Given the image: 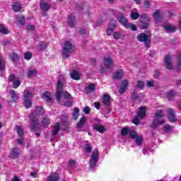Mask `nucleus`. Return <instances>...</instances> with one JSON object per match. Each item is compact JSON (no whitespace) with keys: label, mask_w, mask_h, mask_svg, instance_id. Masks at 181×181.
<instances>
[{"label":"nucleus","mask_w":181,"mask_h":181,"mask_svg":"<svg viewBox=\"0 0 181 181\" xmlns=\"http://www.w3.org/2000/svg\"><path fill=\"white\" fill-rule=\"evenodd\" d=\"M35 114L36 115H39V117H42L43 114H45V110H43V107L41 106H37L35 110Z\"/></svg>","instance_id":"nucleus-26"},{"label":"nucleus","mask_w":181,"mask_h":181,"mask_svg":"<svg viewBox=\"0 0 181 181\" xmlns=\"http://www.w3.org/2000/svg\"><path fill=\"white\" fill-rule=\"evenodd\" d=\"M0 33H2V35H8V29L2 24H0Z\"/></svg>","instance_id":"nucleus-44"},{"label":"nucleus","mask_w":181,"mask_h":181,"mask_svg":"<svg viewBox=\"0 0 181 181\" xmlns=\"http://www.w3.org/2000/svg\"><path fill=\"white\" fill-rule=\"evenodd\" d=\"M160 76V72L159 71H155L153 74V77L154 78H159Z\"/></svg>","instance_id":"nucleus-62"},{"label":"nucleus","mask_w":181,"mask_h":181,"mask_svg":"<svg viewBox=\"0 0 181 181\" xmlns=\"http://www.w3.org/2000/svg\"><path fill=\"white\" fill-rule=\"evenodd\" d=\"M123 74L122 72L119 70L116 71V72L113 74L112 78L113 80H121L122 78Z\"/></svg>","instance_id":"nucleus-29"},{"label":"nucleus","mask_w":181,"mask_h":181,"mask_svg":"<svg viewBox=\"0 0 181 181\" xmlns=\"http://www.w3.org/2000/svg\"><path fill=\"white\" fill-rule=\"evenodd\" d=\"M79 114L80 109H78V107L74 108V111L71 112L72 119H74V121H77V118H78Z\"/></svg>","instance_id":"nucleus-23"},{"label":"nucleus","mask_w":181,"mask_h":181,"mask_svg":"<svg viewBox=\"0 0 181 181\" xmlns=\"http://www.w3.org/2000/svg\"><path fill=\"white\" fill-rule=\"evenodd\" d=\"M136 39L138 42H141V43H144L145 47L149 49L151 47V34L141 33L136 36Z\"/></svg>","instance_id":"nucleus-2"},{"label":"nucleus","mask_w":181,"mask_h":181,"mask_svg":"<svg viewBox=\"0 0 181 181\" xmlns=\"http://www.w3.org/2000/svg\"><path fill=\"white\" fill-rule=\"evenodd\" d=\"M9 95L11 98L12 99V101H18V93L13 90H10L9 92Z\"/></svg>","instance_id":"nucleus-30"},{"label":"nucleus","mask_w":181,"mask_h":181,"mask_svg":"<svg viewBox=\"0 0 181 181\" xmlns=\"http://www.w3.org/2000/svg\"><path fill=\"white\" fill-rule=\"evenodd\" d=\"M71 53H73V45L71 42L67 41L65 42L64 47L62 49V57L64 59H69Z\"/></svg>","instance_id":"nucleus-4"},{"label":"nucleus","mask_w":181,"mask_h":181,"mask_svg":"<svg viewBox=\"0 0 181 181\" xmlns=\"http://www.w3.org/2000/svg\"><path fill=\"white\" fill-rule=\"evenodd\" d=\"M9 156L13 158V159H16V158L19 157V149L18 148H12L10 153Z\"/></svg>","instance_id":"nucleus-16"},{"label":"nucleus","mask_w":181,"mask_h":181,"mask_svg":"<svg viewBox=\"0 0 181 181\" xmlns=\"http://www.w3.org/2000/svg\"><path fill=\"white\" fill-rule=\"evenodd\" d=\"M125 28H127V29H131L132 30H138L136 25L129 23V22L127 23V25H126Z\"/></svg>","instance_id":"nucleus-45"},{"label":"nucleus","mask_w":181,"mask_h":181,"mask_svg":"<svg viewBox=\"0 0 181 181\" xmlns=\"http://www.w3.org/2000/svg\"><path fill=\"white\" fill-rule=\"evenodd\" d=\"M163 129L165 132H170L172 130V127L169 124L164 126Z\"/></svg>","instance_id":"nucleus-58"},{"label":"nucleus","mask_w":181,"mask_h":181,"mask_svg":"<svg viewBox=\"0 0 181 181\" xmlns=\"http://www.w3.org/2000/svg\"><path fill=\"white\" fill-rule=\"evenodd\" d=\"M113 37H114V39H116V40L121 39V37H122V34H121L118 32H115L113 33Z\"/></svg>","instance_id":"nucleus-55"},{"label":"nucleus","mask_w":181,"mask_h":181,"mask_svg":"<svg viewBox=\"0 0 181 181\" xmlns=\"http://www.w3.org/2000/svg\"><path fill=\"white\" fill-rule=\"evenodd\" d=\"M130 131H131V129H129V128H128L127 127H124L121 130V134L123 136H127V135H128V134H129Z\"/></svg>","instance_id":"nucleus-39"},{"label":"nucleus","mask_w":181,"mask_h":181,"mask_svg":"<svg viewBox=\"0 0 181 181\" xmlns=\"http://www.w3.org/2000/svg\"><path fill=\"white\" fill-rule=\"evenodd\" d=\"M67 23L69 28H74L76 25V16L73 14H69L67 18Z\"/></svg>","instance_id":"nucleus-8"},{"label":"nucleus","mask_w":181,"mask_h":181,"mask_svg":"<svg viewBox=\"0 0 181 181\" xmlns=\"http://www.w3.org/2000/svg\"><path fill=\"white\" fill-rule=\"evenodd\" d=\"M168 119L170 122H177V119L176 118V115H175V112H173V109H168Z\"/></svg>","instance_id":"nucleus-9"},{"label":"nucleus","mask_w":181,"mask_h":181,"mask_svg":"<svg viewBox=\"0 0 181 181\" xmlns=\"http://www.w3.org/2000/svg\"><path fill=\"white\" fill-rule=\"evenodd\" d=\"M55 97L58 103L62 101V97H64L66 100H70V98H71V95L70 93L63 90V82H62V80H58L57 81Z\"/></svg>","instance_id":"nucleus-1"},{"label":"nucleus","mask_w":181,"mask_h":181,"mask_svg":"<svg viewBox=\"0 0 181 181\" xmlns=\"http://www.w3.org/2000/svg\"><path fill=\"white\" fill-rule=\"evenodd\" d=\"M147 87H154L155 81H148L146 82Z\"/></svg>","instance_id":"nucleus-59"},{"label":"nucleus","mask_w":181,"mask_h":181,"mask_svg":"<svg viewBox=\"0 0 181 181\" xmlns=\"http://www.w3.org/2000/svg\"><path fill=\"white\" fill-rule=\"evenodd\" d=\"M46 103H52L53 101V98H52V93L49 91L45 92L41 96Z\"/></svg>","instance_id":"nucleus-12"},{"label":"nucleus","mask_w":181,"mask_h":181,"mask_svg":"<svg viewBox=\"0 0 181 181\" xmlns=\"http://www.w3.org/2000/svg\"><path fill=\"white\" fill-rule=\"evenodd\" d=\"M166 95L169 101H173L175 98V92L173 91V90L171 89L168 92H167Z\"/></svg>","instance_id":"nucleus-33"},{"label":"nucleus","mask_w":181,"mask_h":181,"mask_svg":"<svg viewBox=\"0 0 181 181\" xmlns=\"http://www.w3.org/2000/svg\"><path fill=\"white\" fill-rule=\"evenodd\" d=\"M177 70L180 71L181 70V55L177 56Z\"/></svg>","instance_id":"nucleus-56"},{"label":"nucleus","mask_w":181,"mask_h":181,"mask_svg":"<svg viewBox=\"0 0 181 181\" xmlns=\"http://www.w3.org/2000/svg\"><path fill=\"white\" fill-rule=\"evenodd\" d=\"M137 116L141 119L145 118V117H146V108L145 106L140 107L139 111L137 113Z\"/></svg>","instance_id":"nucleus-14"},{"label":"nucleus","mask_w":181,"mask_h":181,"mask_svg":"<svg viewBox=\"0 0 181 181\" xmlns=\"http://www.w3.org/2000/svg\"><path fill=\"white\" fill-rule=\"evenodd\" d=\"M98 159H100V152L98 151V148H94L92 151L90 159L89 160V165L91 169H94L97 166Z\"/></svg>","instance_id":"nucleus-3"},{"label":"nucleus","mask_w":181,"mask_h":181,"mask_svg":"<svg viewBox=\"0 0 181 181\" xmlns=\"http://www.w3.org/2000/svg\"><path fill=\"white\" fill-rule=\"evenodd\" d=\"M18 78L15 76V74H12L8 76V81L11 83H13L15 81H16Z\"/></svg>","instance_id":"nucleus-53"},{"label":"nucleus","mask_w":181,"mask_h":181,"mask_svg":"<svg viewBox=\"0 0 181 181\" xmlns=\"http://www.w3.org/2000/svg\"><path fill=\"white\" fill-rule=\"evenodd\" d=\"M134 139H136L135 142L137 146H141L142 145V142H144V136L142 135L137 136Z\"/></svg>","instance_id":"nucleus-34"},{"label":"nucleus","mask_w":181,"mask_h":181,"mask_svg":"<svg viewBox=\"0 0 181 181\" xmlns=\"http://www.w3.org/2000/svg\"><path fill=\"white\" fill-rule=\"evenodd\" d=\"M142 95V93H140L139 95H138L137 93V90L136 88H134V90L132 95V100H136L137 101H139V103H141V95Z\"/></svg>","instance_id":"nucleus-20"},{"label":"nucleus","mask_w":181,"mask_h":181,"mask_svg":"<svg viewBox=\"0 0 181 181\" xmlns=\"http://www.w3.org/2000/svg\"><path fill=\"white\" fill-rule=\"evenodd\" d=\"M49 124H50V119H49V117L46 116L42 117V127H43V128H47Z\"/></svg>","instance_id":"nucleus-27"},{"label":"nucleus","mask_w":181,"mask_h":181,"mask_svg":"<svg viewBox=\"0 0 181 181\" xmlns=\"http://www.w3.org/2000/svg\"><path fill=\"white\" fill-rule=\"evenodd\" d=\"M129 83L127 79H124L122 81L120 89L119 90V93L120 94H124L127 91V88L128 87Z\"/></svg>","instance_id":"nucleus-11"},{"label":"nucleus","mask_w":181,"mask_h":181,"mask_svg":"<svg viewBox=\"0 0 181 181\" xmlns=\"http://www.w3.org/2000/svg\"><path fill=\"white\" fill-rule=\"evenodd\" d=\"M86 122H87V118L86 117H81L76 123V128H83V125H86Z\"/></svg>","instance_id":"nucleus-21"},{"label":"nucleus","mask_w":181,"mask_h":181,"mask_svg":"<svg viewBox=\"0 0 181 181\" xmlns=\"http://www.w3.org/2000/svg\"><path fill=\"white\" fill-rule=\"evenodd\" d=\"M13 9L15 11V12H19L21 9H22V7L21 6V3L16 2L13 4Z\"/></svg>","instance_id":"nucleus-38"},{"label":"nucleus","mask_w":181,"mask_h":181,"mask_svg":"<svg viewBox=\"0 0 181 181\" xmlns=\"http://www.w3.org/2000/svg\"><path fill=\"white\" fill-rule=\"evenodd\" d=\"M79 35H87V30L81 28V29L79 30Z\"/></svg>","instance_id":"nucleus-64"},{"label":"nucleus","mask_w":181,"mask_h":181,"mask_svg":"<svg viewBox=\"0 0 181 181\" xmlns=\"http://www.w3.org/2000/svg\"><path fill=\"white\" fill-rule=\"evenodd\" d=\"M165 64L166 68L168 70H173V66H172V57H170V56L167 55L165 57Z\"/></svg>","instance_id":"nucleus-13"},{"label":"nucleus","mask_w":181,"mask_h":181,"mask_svg":"<svg viewBox=\"0 0 181 181\" xmlns=\"http://www.w3.org/2000/svg\"><path fill=\"white\" fill-rule=\"evenodd\" d=\"M26 29H27L28 32H29V31L33 32L34 30H35L36 28L33 25H30L26 26Z\"/></svg>","instance_id":"nucleus-57"},{"label":"nucleus","mask_w":181,"mask_h":181,"mask_svg":"<svg viewBox=\"0 0 181 181\" xmlns=\"http://www.w3.org/2000/svg\"><path fill=\"white\" fill-rule=\"evenodd\" d=\"M105 67L107 69V70H110L114 67V61H112V59L110 57H106L103 59Z\"/></svg>","instance_id":"nucleus-6"},{"label":"nucleus","mask_w":181,"mask_h":181,"mask_svg":"<svg viewBox=\"0 0 181 181\" xmlns=\"http://www.w3.org/2000/svg\"><path fill=\"white\" fill-rule=\"evenodd\" d=\"M17 21L19 22L21 25H25V17L23 16H17Z\"/></svg>","instance_id":"nucleus-46"},{"label":"nucleus","mask_w":181,"mask_h":181,"mask_svg":"<svg viewBox=\"0 0 181 181\" xmlns=\"http://www.w3.org/2000/svg\"><path fill=\"white\" fill-rule=\"evenodd\" d=\"M131 18H132V19H133L134 21H136V19H137L138 18H139V13H138V12H133V13H132V14H131Z\"/></svg>","instance_id":"nucleus-52"},{"label":"nucleus","mask_w":181,"mask_h":181,"mask_svg":"<svg viewBox=\"0 0 181 181\" xmlns=\"http://www.w3.org/2000/svg\"><path fill=\"white\" fill-rule=\"evenodd\" d=\"M93 129L98 132H100V134H104V132H105V127L100 124H95L93 126Z\"/></svg>","instance_id":"nucleus-24"},{"label":"nucleus","mask_w":181,"mask_h":181,"mask_svg":"<svg viewBox=\"0 0 181 181\" xmlns=\"http://www.w3.org/2000/svg\"><path fill=\"white\" fill-rule=\"evenodd\" d=\"M11 62H18L19 60V55L16 52H12L9 54Z\"/></svg>","instance_id":"nucleus-32"},{"label":"nucleus","mask_w":181,"mask_h":181,"mask_svg":"<svg viewBox=\"0 0 181 181\" xmlns=\"http://www.w3.org/2000/svg\"><path fill=\"white\" fill-rule=\"evenodd\" d=\"M162 124H165V120L158 119L154 118V120L153 121L152 124H151V128L152 129H157L158 126Z\"/></svg>","instance_id":"nucleus-10"},{"label":"nucleus","mask_w":181,"mask_h":181,"mask_svg":"<svg viewBox=\"0 0 181 181\" xmlns=\"http://www.w3.org/2000/svg\"><path fill=\"white\" fill-rule=\"evenodd\" d=\"M37 73V71H36V69L29 70L27 74V76L29 78L33 77V76H35Z\"/></svg>","instance_id":"nucleus-48"},{"label":"nucleus","mask_w":181,"mask_h":181,"mask_svg":"<svg viewBox=\"0 0 181 181\" xmlns=\"http://www.w3.org/2000/svg\"><path fill=\"white\" fill-rule=\"evenodd\" d=\"M24 106L25 107V108H30V107H32V100L24 99Z\"/></svg>","instance_id":"nucleus-41"},{"label":"nucleus","mask_w":181,"mask_h":181,"mask_svg":"<svg viewBox=\"0 0 181 181\" xmlns=\"http://www.w3.org/2000/svg\"><path fill=\"white\" fill-rule=\"evenodd\" d=\"M30 120V128L33 131L37 132L40 129V124H39V120L35 117V113L30 115L29 116Z\"/></svg>","instance_id":"nucleus-5"},{"label":"nucleus","mask_w":181,"mask_h":181,"mask_svg":"<svg viewBox=\"0 0 181 181\" xmlns=\"http://www.w3.org/2000/svg\"><path fill=\"white\" fill-rule=\"evenodd\" d=\"M90 111H91V109L90 108V107L86 106L84 109H83V112L85 114H90Z\"/></svg>","instance_id":"nucleus-63"},{"label":"nucleus","mask_w":181,"mask_h":181,"mask_svg":"<svg viewBox=\"0 0 181 181\" xmlns=\"http://www.w3.org/2000/svg\"><path fill=\"white\" fill-rule=\"evenodd\" d=\"M33 97V93L30 92L29 90L25 89L23 93L24 100H30Z\"/></svg>","instance_id":"nucleus-22"},{"label":"nucleus","mask_w":181,"mask_h":181,"mask_svg":"<svg viewBox=\"0 0 181 181\" xmlns=\"http://www.w3.org/2000/svg\"><path fill=\"white\" fill-rule=\"evenodd\" d=\"M60 177H59V174L57 173H52L49 175L45 181H59Z\"/></svg>","instance_id":"nucleus-19"},{"label":"nucleus","mask_w":181,"mask_h":181,"mask_svg":"<svg viewBox=\"0 0 181 181\" xmlns=\"http://www.w3.org/2000/svg\"><path fill=\"white\" fill-rule=\"evenodd\" d=\"M59 131H60V123H57L54 127V131L52 132L53 136L57 135L59 134Z\"/></svg>","instance_id":"nucleus-37"},{"label":"nucleus","mask_w":181,"mask_h":181,"mask_svg":"<svg viewBox=\"0 0 181 181\" xmlns=\"http://www.w3.org/2000/svg\"><path fill=\"white\" fill-rule=\"evenodd\" d=\"M129 137L132 138V139H135L138 136L136 132L131 129H130V132H129Z\"/></svg>","instance_id":"nucleus-42"},{"label":"nucleus","mask_w":181,"mask_h":181,"mask_svg":"<svg viewBox=\"0 0 181 181\" xmlns=\"http://www.w3.org/2000/svg\"><path fill=\"white\" fill-rule=\"evenodd\" d=\"M71 77L73 80H80V74L76 70H74L71 74Z\"/></svg>","instance_id":"nucleus-36"},{"label":"nucleus","mask_w":181,"mask_h":181,"mask_svg":"<svg viewBox=\"0 0 181 181\" xmlns=\"http://www.w3.org/2000/svg\"><path fill=\"white\" fill-rule=\"evenodd\" d=\"M164 29L165 32H168V33H173V32L177 30V28L176 26L167 25L164 27Z\"/></svg>","instance_id":"nucleus-28"},{"label":"nucleus","mask_w":181,"mask_h":181,"mask_svg":"<svg viewBox=\"0 0 181 181\" xmlns=\"http://www.w3.org/2000/svg\"><path fill=\"white\" fill-rule=\"evenodd\" d=\"M40 6L41 11H44V12H47V11H49V9L52 8V6H50V4L45 1H41L40 3Z\"/></svg>","instance_id":"nucleus-15"},{"label":"nucleus","mask_w":181,"mask_h":181,"mask_svg":"<svg viewBox=\"0 0 181 181\" xmlns=\"http://www.w3.org/2000/svg\"><path fill=\"white\" fill-rule=\"evenodd\" d=\"M117 21L114 19H112L110 22V24L108 25V28H117Z\"/></svg>","instance_id":"nucleus-49"},{"label":"nucleus","mask_w":181,"mask_h":181,"mask_svg":"<svg viewBox=\"0 0 181 181\" xmlns=\"http://www.w3.org/2000/svg\"><path fill=\"white\" fill-rule=\"evenodd\" d=\"M68 127H70V123L69 122H63V124L61 126L62 131H66L68 128Z\"/></svg>","instance_id":"nucleus-51"},{"label":"nucleus","mask_w":181,"mask_h":181,"mask_svg":"<svg viewBox=\"0 0 181 181\" xmlns=\"http://www.w3.org/2000/svg\"><path fill=\"white\" fill-rule=\"evenodd\" d=\"M17 132L20 136V138H22L25 134L23 133V129H22V127L21 126L17 127Z\"/></svg>","instance_id":"nucleus-50"},{"label":"nucleus","mask_w":181,"mask_h":181,"mask_svg":"<svg viewBox=\"0 0 181 181\" xmlns=\"http://www.w3.org/2000/svg\"><path fill=\"white\" fill-rule=\"evenodd\" d=\"M19 86H21V81L17 78L16 81H14L13 82V88H18V87H19Z\"/></svg>","instance_id":"nucleus-54"},{"label":"nucleus","mask_w":181,"mask_h":181,"mask_svg":"<svg viewBox=\"0 0 181 181\" xmlns=\"http://www.w3.org/2000/svg\"><path fill=\"white\" fill-rule=\"evenodd\" d=\"M153 17L156 22H160L162 21V14H160V10L158 9L153 13Z\"/></svg>","instance_id":"nucleus-17"},{"label":"nucleus","mask_w":181,"mask_h":181,"mask_svg":"<svg viewBox=\"0 0 181 181\" xmlns=\"http://www.w3.org/2000/svg\"><path fill=\"white\" fill-rule=\"evenodd\" d=\"M141 19H144L143 21H151V18L148 17L146 14H142L140 16Z\"/></svg>","instance_id":"nucleus-61"},{"label":"nucleus","mask_w":181,"mask_h":181,"mask_svg":"<svg viewBox=\"0 0 181 181\" xmlns=\"http://www.w3.org/2000/svg\"><path fill=\"white\" fill-rule=\"evenodd\" d=\"M117 19L119 23H122V25L124 26V28L128 25V20L125 16H124L123 13H119L117 16Z\"/></svg>","instance_id":"nucleus-7"},{"label":"nucleus","mask_w":181,"mask_h":181,"mask_svg":"<svg viewBox=\"0 0 181 181\" xmlns=\"http://www.w3.org/2000/svg\"><path fill=\"white\" fill-rule=\"evenodd\" d=\"M145 86V82L142 81H137V84L135 86L134 88H139L140 90H143L144 89V86Z\"/></svg>","instance_id":"nucleus-40"},{"label":"nucleus","mask_w":181,"mask_h":181,"mask_svg":"<svg viewBox=\"0 0 181 181\" xmlns=\"http://www.w3.org/2000/svg\"><path fill=\"white\" fill-rule=\"evenodd\" d=\"M103 103L106 107H110V105L111 104V96H110V95H103Z\"/></svg>","instance_id":"nucleus-18"},{"label":"nucleus","mask_w":181,"mask_h":181,"mask_svg":"<svg viewBox=\"0 0 181 181\" xmlns=\"http://www.w3.org/2000/svg\"><path fill=\"white\" fill-rule=\"evenodd\" d=\"M93 148H91V144L90 143H87L85 144V152L87 153H91Z\"/></svg>","instance_id":"nucleus-43"},{"label":"nucleus","mask_w":181,"mask_h":181,"mask_svg":"<svg viewBox=\"0 0 181 181\" xmlns=\"http://www.w3.org/2000/svg\"><path fill=\"white\" fill-rule=\"evenodd\" d=\"M67 115L64 113L61 117V121L62 122H67Z\"/></svg>","instance_id":"nucleus-60"},{"label":"nucleus","mask_w":181,"mask_h":181,"mask_svg":"<svg viewBox=\"0 0 181 181\" xmlns=\"http://www.w3.org/2000/svg\"><path fill=\"white\" fill-rule=\"evenodd\" d=\"M165 112H163V110H158L155 113V118L156 119H159V118H163L165 117Z\"/></svg>","instance_id":"nucleus-31"},{"label":"nucleus","mask_w":181,"mask_h":181,"mask_svg":"<svg viewBox=\"0 0 181 181\" xmlns=\"http://www.w3.org/2000/svg\"><path fill=\"white\" fill-rule=\"evenodd\" d=\"M46 47H47V44H46V42H40L37 46V49L38 52H42V51L45 50L46 49Z\"/></svg>","instance_id":"nucleus-35"},{"label":"nucleus","mask_w":181,"mask_h":181,"mask_svg":"<svg viewBox=\"0 0 181 181\" xmlns=\"http://www.w3.org/2000/svg\"><path fill=\"white\" fill-rule=\"evenodd\" d=\"M151 21H145V20H141L140 21V28L141 29H148L149 28V23Z\"/></svg>","instance_id":"nucleus-25"},{"label":"nucleus","mask_w":181,"mask_h":181,"mask_svg":"<svg viewBox=\"0 0 181 181\" xmlns=\"http://www.w3.org/2000/svg\"><path fill=\"white\" fill-rule=\"evenodd\" d=\"M33 57V54L31 52H26L24 54V59H25V60H30Z\"/></svg>","instance_id":"nucleus-47"}]
</instances>
